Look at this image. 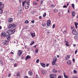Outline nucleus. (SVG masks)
<instances>
[{"label":"nucleus","mask_w":78,"mask_h":78,"mask_svg":"<svg viewBox=\"0 0 78 78\" xmlns=\"http://www.w3.org/2000/svg\"><path fill=\"white\" fill-rule=\"evenodd\" d=\"M17 66V64H14V67H16V66Z\"/></svg>","instance_id":"obj_54"},{"label":"nucleus","mask_w":78,"mask_h":78,"mask_svg":"<svg viewBox=\"0 0 78 78\" xmlns=\"http://www.w3.org/2000/svg\"><path fill=\"white\" fill-rule=\"evenodd\" d=\"M72 78H78V77L76 76H73Z\"/></svg>","instance_id":"obj_42"},{"label":"nucleus","mask_w":78,"mask_h":78,"mask_svg":"<svg viewBox=\"0 0 78 78\" xmlns=\"http://www.w3.org/2000/svg\"><path fill=\"white\" fill-rule=\"evenodd\" d=\"M74 24H75V27H76V29H77V26L78 25V23H77V22H75V23H74Z\"/></svg>","instance_id":"obj_16"},{"label":"nucleus","mask_w":78,"mask_h":78,"mask_svg":"<svg viewBox=\"0 0 78 78\" xmlns=\"http://www.w3.org/2000/svg\"><path fill=\"white\" fill-rule=\"evenodd\" d=\"M44 2V0H41V2Z\"/></svg>","instance_id":"obj_64"},{"label":"nucleus","mask_w":78,"mask_h":78,"mask_svg":"<svg viewBox=\"0 0 78 78\" xmlns=\"http://www.w3.org/2000/svg\"><path fill=\"white\" fill-rule=\"evenodd\" d=\"M67 5H64L63 6V8H67Z\"/></svg>","instance_id":"obj_46"},{"label":"nucleus","mask_w":78,"mask_h":78,"mask_svg":"<svg viewBox=\"0 0 78 78\" xmlns=\"http://www.w3.org/2000/svg\"><path fill=\"white\" fill-rule=\"evenodd\" d=\"M74 37L75 39H76L77 37L76 36H74Z\"/></svg>","instance_id":"obj_56"},{"label":"nucleus","mask_w":78,"mask_h":78,"mask_svg":"<svg viewBox=\"0 0 78 78\" xmlns=\"http://www.w3.org/2000/svg\"><path fill=\"white\" fill-rule=\"evenodd\" d=\"M51 23V21H50V20H48L47 21V26L48 27H49L50 25V23Z\"/></svg>","instance_id":"obj_6"},{"label":"nucleus","mask_w":78,"mask_h":78,"mask_svg":"<svg viewBox=\"0 0 78 78\" xmlns=\"http://www.w3.org/2000/svg\"><path fill=\"white\" fill-rule=\"evenodd\" d=\"M16 30L13 29V30H9L7 31V33L9 34H12L15 33Z\"/></svg>","instance_id":"obj_1"},{"label":"nucleus","mask_w":78,"mask_h":78,"mask_svg":"<svg viewBox=\"0 0 78 78\" xmlns=\"http://www.w3.org/2000/svg\"><path fill=\"white\" fill-rule=\"evenodd\" d=\"M16 76H20V73H19V72H18L17 73Z\"/></svg>","instance_id":"obj_31"},{"label":"nucleus","mask_w":78,"mask_h":78,"mask_svg":"<svg viewBox=\"0 0 78 78\" xmlns=\"http://www.w3.org/2000/svg\"><path fill=\"white\" fill-rule=\"evenodd\" d=\"M24 78H28V77L27 76H25L24 77Z\"/></svg>","instance_id":"obj_60"},{"label":"nucleus","mask_w":78,"mask_h":78,"mask_svg":"<svg viewBox=\"0 0 78 78\" xmlns=\"http://www.w3.org/2000/svg\"><path fill=\"white\" fill-rule=\"evenodd\" d=\"M31 58V56L30 55L27 56L25 58V60L26 61H27L28 59H30Z\"/></svg>","instance_id":"obj_5"},{"label":"nucleus","mask_w":78,"mask_h":78,"mask_svg":"<svg viewBox=\"0 0 78 78\" xmlns=\"http://www.w3.org/2000/svg\"><path fill=\"white\" fill-rule=\"evenodd\" d=\"M31 22H32V23H34V20H32L31 21Z\"/></svg>","instance_id":"obj_48"},{"label":"nucleus","mask_w":78,"mask_h":78,"mask_svg":"<svg viewBox=\"0 0 78 78\" xmlns=\"http://www.w3.org/2000/svg\"><path fill=\"white\" fill-rule=\"evenodd\" d=\"M34 43V41H32V42L30 44V45H33V44Z\"/></svg>","instance_id":"obj_34"},{"label":"nucleus","mask_w":78,"mask_h":78,"mask_svg":"<svg viewBox=\"0 0 78 78\" xmlns=\"http://www.w3.org/2000/svg\"><path fill=\"white\" fill-rule=\"evenodd\" d=\"M48 64H46V67H48Z\"/></svg>","instance_id":"obj_57"},{"label":"nucleus","mask_w":78,"mask_h":78,"mask_svg":"<svg viewBox=\"0 0 78 78\" xmlns=\"http://www.w3.org/2000/svg\"><path fill=\"white\" fill-rule=\"evenodd\" d=\"M74 73H76L77 72L76 70H74Z\"/></svg>","instance_id":"obj_44"},{"label":"nucleus","mask_w":78,"mask_h":78,"mask_svg":"<svg viewBox=\"0 0 78 78\" xmlns=\"http://www.w3.org/2000/svg\"><path fill=\"white\" fill-rule=\"evenodd\" d=\"M1 36L2 37H3V36H4V37H6V34L5 33H2Z\"/></svg>","instance_id":"obj_9"},{"label":"nucleus","mask_w":78,"mask_h":78,"mask_svg":"<svg viewBox=\"0 0 78 78\" xmlns=\"http://www.w3.org/2000/svg\"><path fill=\"white\" fill-rule=\"evenodd\" d=\"M51 6H52V7H55V5H54V4H52L51 6H50V7H51Z\"/></svg>","instance_id":"obj_40"},{"label":"nucleus","mask_w":78,"mask_h":78,"mask_svg":"<svg viewBox=\"0 0 78 78\" xmlns=\"http://www.w3.org/2000/svg\"><path fill=\"white\" fill-rule=\"evenodd\" d=\"M67 64H68V65H71V62L70 61H67Z\"/></svg>","instance_id":"obj_19"},{"label":"nucleus","mask_w":78,"mask_h":78,"mask_svg":"<svg viewBox=\"0 0 78 78\" xmlns=\"http://www.w3.org/2000/svg\"><path fill=\"white\" fill-rule=\"evenodd\" d=\"M53 78H56V74H53Z\"/></svg>","instance_id":"obj_27"},{"label":"nucleus","mask_w":78,"mask_h":78,"mask_svg":"<svg viewBox=\"0 0 78 78\" xmlns=\"http://www.w3.org/2000/svg\"><path fill=\"white\" fill-rule=\"evenodd\" d=\"M66 30H65V31L63 32V33H64V34H66Z\"/></svg>","instance_id":"obj_43"},{"label":"nucleus","mask_w":78,"mask_h":78,"mask_svg":"<svg viewBox=\"0 0 78 78\" xmlns=\"http://www.w3.org/2000/svg\"><path fill=\"white\" fill-rule=\"evenodd\" d=\"M25 1L27 5H30V0H26Z\"/></svg>","instance_id":"obj_15"},{"label":"nucleus","mask_w":78,"mask_h":78,"mask_svg":"<svg viewBox=\"0 0 78 78\" xmlns=\"http://www.w3.org/2000/svg\"><path fill=\"white\" fill-rule=\"evenodd\" d=\"M55 24H53V25L52 26V28H55Z\"/></svg>","instance_id":"obj_41"},{"label":"nucleus","mask_w":78,"mask_h":78,"mask_svg":"<svg viewBox=\"0 0 78 78\" xmlns=\"http://www.w3.org/2000/svg\"><path fill=\"white\" fill-rule=\"evenodd\" d=\"M25 22L26 23H29L28 21V20H26Z\"/></svg>","instance_id":"obj_35"},{"label":"nucleus","mask_w":78,"mask_h":78,"mask_svg":"<svg viewBox=\"0 0 78 78\" xmlns=\"http://www.w3.org/2000/svg\"><path fill=\"white\" fill-rule=\"evenodd\" d=\"M14 27H16V25L14 24H10L9 26V28H13Z\"/></svg>","instance_id":"obj_2"},{"label":"nucleus","mask_w":78,"mask_h":78,"mask_svg":"<svg viewBox=\"0 0 78 78\" xmlns=\"http://www.w3.org/2000/svg\"><path fill=\"white\" fill-rule=\"evenodd\" d=\"M31 35L32 36V37H34L36 36V35L35 34V33H30Z\"/></svg>","instance_id":"obj_10"},{"label":"nucleus","mask_w":78,"mask_h":78,"mask_svg":"<svg viewBox=\"0 0 78 78\" xmlns=\"http://www.w3.org/2000/svg\"><path fill=\"white\" fill-rule=\"evenodd\" d=\"M57 58H59V55H57Z\"/></svg>","instance_id":"obj_61"},{"label":"nucleus","mask_w":78,"mask_h":78,"mask_svg":"<svg viewBox=\"0 0 78 78\" xmlns=\"http://www.w3.org/2000/svg\"><path fill=\"white\" fill-rule=\"evenodd\" d=\"M33 5H37V2H33Z\"/></svg>","instance_id":"obj_33"},{"label":"nucleus","mask_w":78,"mask_h":78,"mask_svg":"<svg viewBox=\"0 0 78 78\" xmlns=\"http://www.w3.org/2000/svg\"><path fill=\"white\" fill-rule=\"evenodd\" d=\"M72 33L73 34L76 35L77 34V32H76V31L75 30L73 29L72 30Z\"/></svg>","instance_id":"obj_4"},{"label":"nucleus","mask_w":78,"mask_h":78,"mask_svg":"<svg viewBox=\"0 0 78 78\" xmlns=\"http://www.w3.org/2000/svg\"><path fill=\"white\" fill-rule=\"evenodd\" d=\"M54 12H58V9H55V10H54Z\"/></svg>","instance_id":"obj_30"},{"label":"nucleus","mask_w":78,"mask_h":78,"mask_svg":"<svg viewBox=\"0 0 78 78\" xmlns=\"http://www.w3.org/2000/svg\"><path fill=\"white\" fill-rule=\"evenodd\" d=\"M73 47H75V46H76V44H73Z\"/></svg>","instance_id":"obj_59"},{"label":"nucleus","mask_w":78,"mask_h":78,"mask_svg":"<svg viewBox=\"0 0 78 78\" xmlns=\"http://www.w3.org/2000/svg\"><path fill=\"white\" fill-rule=\"evenodd\" d=\"M46 25V24L44 23V24L43 25V27H45Z\"/></svg>","instance_id":"obj_49"},{"label":"nucleus","mask_w":78,"mask_h":78,"mask_svg":"<svg viewBox=\"0 0 78 78\" xmlns=\"http://www.w3.org/2000/svg\"><path fill=\"white\" fill-rule=\"evenodd\" d=\"M78 51L77 50H76L75 51V54H76V53H77V52Z\"/></svg>","instance_id":"obj_47"},{"label":"nucleus","mask_w":78,"mask_h":78,"mask_svg":"<svg viewBox=\"0 0 78 78\" xmlns=\"http://www.w3.org/2000/svg\"><path fill=\"white\" fill-rule=\"evenodd\" d=\"M8 76H9V77L11 76V74H10V73H9Z\"/></svg>","instance_id":"obj_52"},{"label":"nucleus","mask_w":78,"mask_h":78,"mask_svg":"<svg viewBox=\"0 0 78 78\" xmlns=\"http://www.w3.org/2000/svg\"><path fill=\"white\" fill-rule=\"evenodd\" d=\"M2 7H0V14H2L3 13V8H4V6L3 5H2Z\"/></svg>","instance_id":"obj_3"},{"label":"nucleus","mask_w":78,"mask_h":78,"mask_svg":"<svg viewBox=\"0 0 78 78\" xmlns=\"http://www.w3.org/2000/svg\"><path fill=\"white\" fill-rule=\"evenodd\" d=\"M26 29H27V28H28V26H27L25 28Z\"/></svg>","instance_id":"obj_50"},{"label":"nucleus","mask_w":78,"mask_h":78,"mask_svg":"<svg viewBox=\"0 0 78 78\" xmlns=\"http://www.w3.org/2000/svg\"><path fill=\"white\" fill-rule=\"evenodd\" d=\"M30 6V4H27L24 6V7L26 9H28Z\"/></svg>","instance_id":"obj_8"},{"label":"nucleus","mask_w":78,"mask_h":78,"mask_svg":"<svg viewBox=\"0 0 78 78\" xmlns=\"http://www.w3.org/2000/svg\"><path fill=\"white\" fill-rule=\"evenodd\" d=\"M38 51H39V50L36 48V50L35 51L36 53H35V54H37V53L38 52Z\"/></svg>","instance_id":"obj_21"},{"label":"nucleus","mask_w":78,"mask_h":78,"mask_svg":"<svg viewBox=\"0 0 78 78\" xmlns=\"http://www.w3.org/2000/svg\"><path fill=\"white\" fill-rule=\"evenodd\" d=\"M42 73H43V74H46V71L44 70H42Z\"/></svg>","instance_id":"obj_18"},{"label":"nucleus","mask_w":78,"mask_h":78,"mask_svg":"<svg viewBox=\"0 0 78 78\" xmlns=\"http://www.w3.org/2000/svg\"><path fill=\"white\" fill-rule=\"evenodd\" d=\"M67 58H68V59H69V58H70V55H67Z\"/></svg>","instance_id":"obj_37"},{"label":"nucleus","mask_w":78,"mask_h":78,"mask_svg":"<svg viewBox=\"0 0 78 78\" xmlns=\"http://www.w3.org/2000/svg\"><path fill=\"white\" fill-rule=\"evenodd\" d=\"M53 74H50L49 76L50 78H53Z\"/></svg>","instance_id":"obj_25"},{"label":"nucleus","mask_w":78,"mask_h":78,"mask_svg":"<svg viewBox=\"0 0 78 78\" xmlns=\"http://www.w3.org/2000/svg\"><path fill=\"white\" fill-rule=\"evenodd\" d=\"M25 58L24 57H21V59H24Z\"/></svg>","instance_id":"obj_58"},{"label":"nucleus","mask_w":78,"mask_h":78,"mask_svg":"<svg viewBox=\"0 0 78 78\" xmlns=\"http://www.w3.org/2000/svg\"><path fill=\"white\" fill-rule=\"evenodd\" d=\"M11 54H12V55H14V53L13 52H10Z\"/></svg>","instance_id":"obj_55"},{"label":"nucleus","mask_w":78,"mask_h":78,"mask_svg":"<svg viewBox=\"0 0 78 78\" xmlns=\"http://www.w3.org/2000/svg\"><path fill=\"white\" fill-rule=\"evenodd\" d=\"M25 2H26V1H23V6H24V5H25Z\"/></svg>","instance_id":"obj_29"},{"label":"nucleus","mask_w":78,"mask_h":78,"mask_svg":"<svg viewBox=\"0 0 78 78\" xmlns=\"http://www.w3.org/2000/svg\"><path fill=\"white\" fill-rule=\"evenodd\" d=\"M63 75H64V76L65 78H68V76L66 75L65 73H63Z\"/></svg>","instance_id":"obj_20"},{"label":"nucleus","mask_w":78,"mask_h":78,"mask_svg":"<svg viewBox=\"0 0 78 78\" xmlns=\"http://www.w3.org/2000/svg\"><path fill=\"white\" fill-rule=\"evenodd\" d=\"M65 60H67V57H66V58H65Z\"/></svg>","instance_id":"obj_63"},{"label":"nucleus","mask_w":78,"mask_h":78,"mask_svg":"<svg viewBox=\"0 0 78 78\" xmlns=\"http://www.w3.org/2000/svg\"><path fill=\"white\" fill-rule=\"evenodd\" d=\"M22 54V52L21 50H19L18 52V55H19V56H20V55Z\"/></svg>","instance_id":"obj_7"},{"label":"nucleus","mask_w":78,"mask_h":78,"mask_svg":"<svg viewBox=\"0 0 78 78\" xmlns=\"http://www.w3.org/2000/svg\"><path fill=\"white\" fill-rule=\"evenodd\" d=\"M12 20H13V19H12V18H10L9 19L8 21L9 22V23H11Z\"/></svg>","instance_id":"obj_13"},{"label":"nucleus","mask_w":78,"mask_h":78,"mask_svg":"<svg viewBox=\"0 0 78 78\" xmlns=\"http://www.w3.org/2000/svg\"><path fill=\"white\" fill-rule=\"evenodd\" d=\"M53 60L54 61L56 62V60H57V58H56V56H54V58L53 59Z\"/></svg>","instance_id":"obj_17"},{"label":"nucleus","mask_w":78,"mask_h":78,"mask_svg":"<svg viewBox=\"0 0 78 78\" xmlns=\"http://www.w3.org/2000/svg\"><path fill=\"white\" fill-rule=\"evenodd\" d=\"M28 73L29 75H32V73L30 71H28Z\"/></svg>","instance_id":"obj_24"},{"label":"nucleus","mask_w":78,"mask_h":78,"mask_svg":"<svg viewBox=\"0 0 78 78\" xmlns=\"http://www.w3.org/2000/svg\"><path fill=\"white\" fill-rule=\"evenodd\" d=\"M73 62H75V60L74 59V58H73Z\"/></svg>","instance_id":"obj_45"},{"label":"nucleus","mask_w":78,"mask_h":78,"mask_svg":"<svg viewBox=\"0 0 78 78\" xmlns=\"http://www.w3.org/2000/svg\"><path fill=\"white\" fill-rule=\"evenodd\" d=\"M3 5V6H4V4H2V2H0V7H1V8H2V5Z\"/></svg>","instance_id":"obj_22"},{"label":"nucleus","mask_w":78,"mask_h":78,"mask_svg":"<svg viewBox=\"0 0 78 78\" xmlns=\"http://www.w3.org/2000/svg\"><path fill=\"white\" fill-rule=\"evenodd\" d=\"M56 61H53L52 63V65H55V63H56Z\"/></svg>","instance_id":"obj_26"},{"label":"nucleus","mask_w":78,"mask_h":78,"mask_svg":"<svg viewBox=\"0 0 78 78\" xmlns=\"http://www.w3.org/2000/svg\"><path fill=\"white\" fill-rule=\"evenodd\" d=\"M72 6L73 8H74V7H75V5H74V4H73L72 5Z\"/></svg>","instance_id":"obj_36"},{"label":"nucleus","mask_w":78,"mask_h":78,"mask_svg":"<svg viewBox=\"0 0 78 78\" xmlns=\"http://www.w3.org/2000/svg\"><path fill=\"white\" fill-rule=\"evenodd\" d=\"M61 76H59L58 77V78H61Z\"/></svg>","instance_id":"obj_51"},{"label":"nucleus","mask_w":78,"mask_h":78,"mask_svg":"<svg viewBox=\"0 0 78 78\" xmlns=\"http://www.w3.org/2000/svg\"><path fill=\"white\" fill-rule=\"evenodd\" d=\"M39 59H37L36 61V62H37V63H38L39 62Z\"/></svg>","instance_id":"obj_39"},{"label":"nucleus","mask_w":78,"mask_h":78,"mask_svg":"<svg viewBox=\"0 0 78 78\" xmlns=\"http://www.w3.org/2000/svg\"><path fill=\"white\" fill-rule=\"evenodd\" d=\"M46 16V12H45L43 15V17H45Z\"/></svg>","instance_id":"obj_32"},{"label":"nucleus","mask_w":78,"mask_h":78,"mask_svg":"<svg viewBox=\"0 0 78 78\" xmlns=\"http://www.w3.org/2000/svg\"><path fill=\"white\" fill-rule=\"evenodd\" d=\"M57 71L56 70H53V73H56V72H57Z\"/></svg>","instance_id":"obj_38"},{"label":"nucleus","mask_w":78,"mask_h":78,"mask_svg":"<svg viewBox=\"0 0 78 78\" xmlns=\"http://www.w3.org/2000/svg\"><path fill=\"white\" fill-rule=\"evenodd\" d=\"M0 64H1V66H3V62H2V61H0Z\"/></svg>","instance_id":"obj_23"},{"label":"nucleus","mask_w":78,"mask_h":78,"mask_svg":"<svg viewBox=\"0 0 78 78\" xmlns=\"http://www.w3.org/2000/svg\"><path fill=\"white\" fill-rule=\"evenodd\" d=\"M40 64L43 67H45V64L42 63H40Z\"/></svg>","instance_id":"obj_12"},{"label":"nucleus","mask_w":78,"mask_h":78,"mask_svg":"<svg viewBox=\"0 0 78 78\" xmlns=\"http://www.w3.org/2000/svg\"><path fill=\"white\" fill-rule=\"evenodd\" d=\"M72 15L73 17H75V12L73 11L72 12Z\"/></svg>","instance_id":"obj_14"},{"label":"nucleus","mask_w":78,"mask_h":78,"mask_svg":"<svg viewBox=\"0 0 78 78\" xmlns=\"http://www.w3.org/2000/svg\"><path fill=\"white\" fill-rule=\"evenodd\" d=\"M6 38L7 39H8V40H9V39L11 38V36L9 35H8L6 36Z\"/></svg>","instance_id":"obj_11"},{"label":"nucleus","mask_w":78,"mask_h":78,"mask_svg":"<svg viewBox=\"0 0 78 78\" xmlns=\"http://www.w3.org/2000/svg\"><path fill=\"white\" fill-rule=\"evenodd\" d=\"M39 19H42V17H41V16H40L39 17Z\"/></svg>","instance_id":"obj_53"},{"label":"nucleus","mask_w":78,"mask_h":78,"mask_svg":"<svg viewBox=\"0 0 78 78\" xmlns=\"http://www.w3.org/2000/svg\"><path fill=\"white\" fill-rule=\"evenodd\" d=\"M68 12H70V11L69 10H68Z\"/></svg>","instance_id":"obj_62"},{"label":"nucleus","mask_w":78,"mask_h":78,"mask_svg":"<svg viewBox=\"0 0 78 78\" xmlns=\"http://www.w3.org/2000/svg\"><path fill=\"white\" fill-rule=\"evenodd\" d=\"M69 44V42H68V41H66V45L67 46H69V44Z\"/></svg>","instance_id":"obj_28"}]
</instances>
